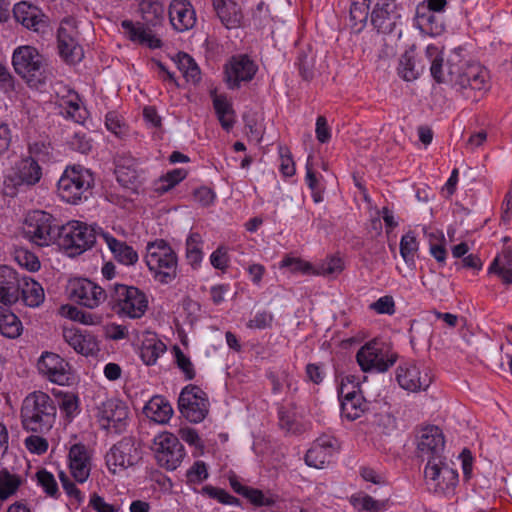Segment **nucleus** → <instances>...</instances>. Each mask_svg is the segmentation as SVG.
I'll list each match as a JSON object with an SVG mask.
<instances>
[{
	"label": "nucleus",
	"instance_id": "f257e3e1",
	"mask_svg": "<svg viewBox=\"0 0 512 512\" xmlns=\"http://www.w3.org/2000/svg\"><path fill=\"white\" fill-rule=\"evenodd\" d=\"M425 56L430 62L432 77L438 83H449L463 98L478 101L488 90V71L476 62L449 60L443 70V57L435 45H428Z\"/></svg>",
	"mask_w": 512,
	"mask_h": 512
},
{
	"label": "nucleus",
	"instance_id": "f03ea898",
	"mask_svg": "<svg viewBox=\"0 0 512 512\" xmlns=\"http://www.w3.org/2000/svg\"><path fill=\"white\" fill-rule=\"evenodd\" d=\"M445 447V440L442 430L434 425L426 426L419 431L417 437V457L427 460L424 476L434 490H443L439 479H448L449 484L454 486L458 481V474L452 469L444 466L442 453Z\"/></svg>",
	"mask_w": 512,
	"mask_h": 512
},
{
	"label": "nucleus",
	"instance_id": "7ed1b4c3",
	"mask_svg": "<svg viewBox=\"0 0 512 512\" xmlns=\"http://www.w3.org/2000/svg\"><path fill=\"white\" fill-rule=\"evenodd\" d=\"M53 399L42 391L28 394L21 407V423L26 431L44 434L51 430L56 419Z\"/></svg>",
	"mask_w": 512,
	"mask_h": 512
},
{
	"label": "nucleus",
	"instance_id": "20e7f679",
	"mask_svg": "<svg viewBox=\"0 0 512 512\" xmlns=\"http://www.w3.org/2000/svg\"><path fill=\"white\" fill-rule=\"evenodd\" d=\"M145 262L154 278L162 284H168L177 277V254L163 239L147 243Z\"/></svg>",
	"mask_w": 512,
	"mask_h": 512
},
{
	"label": "nucleus",
	"instance_id": "39448f33",
	"mask_svg": "<svg viewBox=\"0 0 512 512\" xmlns=\"http://www.w3.org/2000/svg\"><path fill=\"white\" fill-rule=\"evenodd\" d=\"M94 185V177L89 169L81 165L67 167L57 183L59 197L70 204L87 199Z\"/></svg>",
	"mask_w": 512,
	"mask_h": 512
},
{
	"label": "nucleus",
	"instance_id": "423d86ee",
	"mask_svg": "<svg viewBox=\"0 0 512 512\" xmlns=\"http://www.w3.org/2000/svg\"><path fill=\"white\" fill-rule=\"evenodd\" d=\"M12 65L15 72L30 86H38L45 82L47 59L35 47L30 45L17 47L12 55Z\"/></svg>",
	"mask_w": 512,
	"mask_h": 512
},
{
	"label": "nucleus",
	"instance_id": "0eeeda50",
	"mask_svg": "<svg viewBox=\"0 0 512 512\" xmlns=\"http://www.w3.org/2000/svg\"><path fill=\"white\" fill-rule=\"evenodd\" d=\"M60 225L50 213L30 211L24 220V236L32 243L44 247L57 242Z\"/></svg>",
	"mask_w": 512,
	"mask_h": 512
},
{
	"label": "nucleus",
	"instance_id": "6e6552de",
	"mask_svg": "<svg viewBox=\"0 0 512 512\" xmlns=\"http://www.w3.org/2000/svg\"><path fill=\"white\" fill-rule=\"evenodd\" d=\"M110 305L117 314L138 319L145 314L148 300L137 287L115 283L110 290Z\"/></svg>",
	"mask_w": 512,
	"mask_h": 512
},
{
	"label": "nucleus",
	"instance_id": "1a4fd4ad",
	"mask_svg": "<svg viewBox=\"0 0 512 512\" xmlns=\"http://www.w3.org/2000/svg\"><path fill=\"white\" fill-rule=\"evenodd\" d=\"M99 228L79 221H71L60 226L57 244L70 255H79L90 249L99 238Z\"/></svg>",
	"mask_w": 512,
	"mask_h": 512
},
{
	"label": "nucleus",
	"instance_id": "9d476101",
	"mask_svg": "<svg viewBox=\"0 0 512 512\" xmlns=\"http://www.w3.org/2000/svg\"><path fill=\"white\" fill-rule=\"evenodd\" d=\"M96 419L100 429L109 434H121L129 423V408L117 398H110L96 407Z\"/></svg>",
	"mask_w": 512,
	"mask_h": 512
},
{
	"label": "nucleus",
	"instance_id": "9b49d317",
	"mask_svg": "<svg viewBox=\"0 0 512 512\" xmlns=\"http://www.w3.org/2000/svg\"><path fill=\"white\" fill-rule=\"evenodd\" d=\"M356 359L365 372H385L394 365L397 354L390 352L389 346L384 342L372 340L358 350Z\"/></svg>",
	"mask_w": 512,
	"mask_h": 512
},
{
	"label": "nucleus",
	"instance_id": "f8f14e48",
	"mask_svg": "<svg viewBox=\"0 0 512 512\" xmlns=\"http://www.w3.org/2000/svg\"><path fill=\"white\" fill-rule=\"evenodd\" d=\"M207 394L196 385L185 386L178 398V408L181 415L191 423L202 422L209 413Z\"/></svg>",
	"mask_w": 512,
	"mask_h": 512
},
{
	"label": "nucleus",
	"instance_id": "ddd939ff",
	"mask_svg": "<svg viewBox=\"0 0 512 512\" xmlns=\"http://www.w3.org/2000/svg\"><path fill=\"white\" fill-rule=\"evenodd\" d=\"M151 449L157 463L171 471L180 466L185 456L184 446L175 435L169 432L155 436Z\"/></svg>",
	"mask_w": 512,
	"mask_h": 512
},
{
	"label": "nucleus",
	"instance_id": "4468645a",
	"mask_svg": "<svg viewBox=\"0 0 512 512\" xmlns=\"http://www.w3.org/2000/svg\"><path fill=\"white\" fill-rule=\"evenodd\" d=\"M79 36L76 20L72 17L64 18L58 28L57 42L60 57L69 64L78 63L84 57Z\"/></svg>",
	"mask_w": 512,
	"mask_h": 512
},
{
	"label": "nucleus",
	"instance_id": "2eb2a0df",
	"mask_svg": "<svg viewBox=\"0 0 512 512\" xmlns=\"http://www.w3.org/2000/svg\"><path fill=\"white\" fill-rule=\"evenodd\" d=\"M140 458V451L133 437H123L110 448L105 456L107 467L113 474L118 469L124 470L135 465Z\"/></svg>",
	"mask_w": 512,
	"mask_h": 512
},
{
	"label": "nucleus",
	"instance_id": "dca6fc26",
	"mask_svg": "<svg viewBox=\"0 0 512 512\" xmlns=\"http://www.w3.org/2000/svg\"><path fill=\"white\" fill-rule=\"evenodd\" d=\"M70 297L89 309L98 307L107 298L104 288L86 278L75 279L69 285Z\"/></svg>",
	"mask_w": 512,
	"mask_h": 512
},
{
	"label": "nucleus",
	"instance_id": "f3484780",
	"mask_svg": "<svg viewBox=\"0 0 512 512\" xmlns=\"http://www.w3.org/2000/svg\"><path fill=\"white\" fill-rule=\"evenodd\" d=\"M258 66L247 55L233 56L225 65L226 82L230 89H237L242 82L253 79Z\"/></svg>",
	"mask_w": 512,
	"mask_h": 512
},
{
	"label": "nucleus",
	"instance_id": "a211bd4d",
	"mask_svg": "<svg viewBox=\"0 0 512 512\" xmlns=\"http://www.w3.org/2000/svg\"><path fill=\"white\" fill-rule=\"evenodd\" d=\"M396 379L403 389L411 392L426 390L432 381L428 370H421L414 361L401 364L397 368Z\"/></svg>",
	"mask_w": 512,
	"mask_h": 512
},
{
	"label": "nucleus",
	"instance_id": "6ab92c4d",
	"mask_svg": "<svg viewBox=\"0 0 512 512\" xmlns=\"http://www.w3.org/2000/svg\"><path fill=\"white\" fill-rule=\"evenodd\" d=\"M41 178L42 167L34 159L24 156L15 163L13 174L7 177L5 183L10 182L15 188L23 185L34 186Z\"/></svg>",
	"mask_w": 512,
	"mask_h": 512
},
{
	"label": "nucleus",
	"instance_id": "aec40b11",
	"mask_svg": "<svg viewBox=\"0 0 512 512\" xmlns=\"http://www.w3.org/2000/svg\"><path fill=\"white\" fill-rule=\"evenodd\" d=\"M337 450V440L332 436L322 435L314 441L307 451L305 462L310 467L321 469L325 464L330 463Z\"/></svg>",
	"mask_w": 512,
	"mask_h": 512
},
{
	"label": "nucleus",
	"instance_id": "412c9836",
	"mask_svg": "<svg viewBox=\"0 0 512 512\" xmlns=\"http://www.w3.org/2000/svg\"><path fill=\"white\" fill-rule=\"evenodd\" d=\"M37 368L53 383L65 385L69 381L68 363L58 354L44 352L38 360Z\"/></svg>",
	"mask_w": 512,
	"mask_h": 512
},
{
	"label": "nucleus",
	"instance_id": "4be33fe9",
	"mask_svg": "<svg viewBox=\"0 0 512 512\" xmlns=\"http://www.w3.org/2000/svg\"><path fill=\"white\" fill-rule=\"evenodd\" d=\"M69 469L72 477L78 483H84L91 472V454L86 445L76 443L69 449Z\"/></svg>",
	"mask_w": 512,
	"mask_h": 512
},
{
	"label": "nucleus",
	"instance_id": "5701e85b",
	"mask_svg": "<svg viewBox=\"0 0 512 512\" xmlns=\"http://www.w3.org/2000/svg\"><path fill=\"white\" fill-rule=\"evenodd\" d=\"M339 399L341 402V415L350 421L358 419L368 409V402L356 387L348 390L346 385H342L339 390Z\"/></svg>",
	"mask_w": 512,
	"mask_h": 512
},
{
	"label": "nucleus",
	"instance_id": "b1692460",
	"mask_svg": "<svg viewBox=\"0 0 512 512\" xmlns=\"http://www.w3.org/2000/svg\"><path fill=\"white\" fill-rule=\"evenodd\" d=\"M13 14L16 21L29 30L40 33L47 28V17L38 7L26 1L15 4Z\"/></svg>",
	"mask_w": 512,
	"mask_h": 512
},
{
	"label": "nucleus",
	"instance_id": "393cba45",
	"mask_svg": "<svg viewBox=\"0 0 512 512\" xmlns=\"http://www.w3.org/2000/svg\"><path fill=\"white\" fill-rule=\"evenodd\" d=\"M56 95L61 113L66 118H71L77 123H82L86 119L87 111L82 106L80 96L76 91L66 86H61L56 91Z\"/></svg>",
	"mask_w": 512,
	"mask_h": 512
},
{
	"label": "nucleus",
	"instance_id": "a878e982",
	"mask_svg": "<svg viewBox=\"0 0 512 512\" xmlns=\"http://www.w3.org/2000/svg\"><path fill=\"white\" fill-rule=\"evenodd\" d=\"M169 20L178 32L192 29L196 23V12L188 0H172L169 6Z\"/></svg>",
	"mask_w": 512,
	"mask_h": 512
},
{
	"label": "nucleus",
	"instance_id": "bb28decb",
	"mask_svg": "<svg viewBox=\"0 0 512 512\" xmlns=\"http://www.w3.org/2000/svg\"><path fill=\"white\" fill-rule=\"evenodd\" d=\"M22 276L9 266H0V301L13 304L19 301Z\"/></svg>",
	"mask_w": 512,
	"mask_h": 512
},
{
	"label": "nucleus",
	"instance_id": "cd10ccee",
	"mask_svg": "<svg viewBox=\"0 0 512 512\" xmlns=\"http://www.w3.org/2000/svg\"><path fill=\"white\" fill-rule=\"evenodd\" d=\"M99 238L106 243L114 259L119 263L126 266H132L137 263L139 259L138 253L126 242L116 239L102 228H99Z\"/></svg>",
	"mask_w": 512,
	"mask_h": 512
},
{
	"label": "nucleus",
	"instance_id": "c85d7f7f",
	"mask_svg": "<svg viewBox=\"0 0 512 512\" xmlns=\"http://www.w3.org/2000/svg\"><path fill=\"white\" fill-rule=\"evenodd\" d=\"M63 338L77 353L89 356L98 351V346L94 336L83 334L76 329H64Z\"/></svg>",
	"mask_w": 512,
	"mask_h": 512
},
{
	"label": "nucleus",
	"instance_id": "c756f323",
	"mask_svg": "<svg viewBox=\"0 0 512 512\" xmlns=\"http://www.w3.org/2000/svg\"><path fill=\"white\" fill-rule=\"evenodd\" d=\"M143 413L158 424H166L173 415V408L163 396H153L144 406Z\"/></svg>",
	"mask_w": 512,
	"mask_h": 512
},
{
	"label": "nucleus",
	"instance_id": "7c9ffc66",
	"mask_svg": "<svg viewBox=\"0 0 512 512\" xmlns=\"http://www.w3.org/2000/svg\"><path fill=\"white\" fill-rule=\"evenodd\" d=\"M45 299L43 287L31 277L22 276L19 287V300L28 307H38Z\"/></svg>",
	"mask_w": 512,
	"mask_h": 512
},
{
	"label": "nucleus",
	"instance_id": "2f4dec72",
	"mask_svg": "<svg viewBox=\"0 0 512 512\" xmlns=\"http://www.w3.org/2000/svg\"><path fill=\"white\" fill-rule=\"evenodd\" d=\"M213 7L221 23L228 29L240 25L242 13L238 5L232 0H213Z\"/></svg>",
	"mask_w": 512,
	"mask_h": 512
},
{
	"label": "nucleus",
	"instance_id": "473e14b6",
	"mask_svg": "<svg viewBox=\"0 0 512 512\" xmlns=\"http://www.w3.org/2000/svg\"><path fill=\"white\" fill-rule=\"evenodd\" d=\"M121 26L131 41L147 44L151 48L160 47V40L152 35L149 27L146 28L144 25L140 24L135 25L130 20H123Z\"/></svg>",
	"mask_w": 512,
	"mask_h": 512
},
{
	"label": "nucleus",
	"instance_id": "72a5a7b5",
	"mask_svg": "<svg viewBox=\"0 0 512 512\" xmlns=\"http://www.w3.org/2000/svg\"><path fill=\"white\" fill-rule=\"evenodd\" d=\"M166 349V345L155 334H151L141 343L140 358L146 365H154Z\"/></svg>",
	"mask_w": 512,
	"mask_h": 512
},
{
	"label": "nucleus",
	"instance_id": "f704fd0d",
	"mask_svg": "<svg viewBox=\"0 0 512 512\" xmlns=\"http://www.w3.org/2000/svg\"><path fill=\"white\" fill-rule=\"evenodd\" d=\"M20 319L9 308L0 306V333L7 338L15 339L22 333Z\"/></svg>",
	"mask_w": 512,
	"mask_h": 512
},
{
	"label": "nucleus",
	"instance_id": "c9c22d12",
	"mask_svg": "<svg viewBox=\"0 0 512 512\" xmlns=\"http://www.w3.org/2000/svg\"><path fill=\"white\" fill-rule=\"evenodd\" d=\"M316 53L310 45L301 48L298 52L296 65L299 69L300 76L309 81L315 74Z\"/></svg>",
	"mask_w": 512,
	"mask_h": 512
},
{
	"label": "nucleus",
	"instance_id": "e433bc0d",
	"mask_svg": "<svg viewBox=\"0 0 512 512\" xmlns=\"http://www.w3.org/2000/svg\"><path fill=\"white\" fill-rule=\"evenodd\" d=\"M174 62L187 82L195 84L200 81V69L190 55L184 52H179L176 55Z\"/></svg>",
	"mask_w": 512,
	"mask_h": 512
},
{
	"label": "nucleus",
	"instance_id": "4c0bfd02",
	"mask_svg": "<svg viewBox=\"0 0 512 512\" xmlns=\"http://www.w3.org/2000/svg\"><path fill=\"white\" fill-rule=\"evenodd\" d=\"M489 273H497L506 285L512 283V251L505 249L489 267Z\"/></svg>",
	"mask_w": 512,
	"mask_h": 512
},
{
	"label": "nucleus",
	"instance_id": "58836bf2",
	"mask_svg": "<svg viewBox=\"0 0 512 512\" xmlns=\"http://www.w3.org/2000/svg\"><path fill=\"white\" fill-rule=\"evenodd\" d=\"M142 19L147 27L159 25L163 19L164 7L158 1L144 0L140 4Z\"/></svg>",
	"mask_w": 512,
	"mask_h": 512
},
{
	"label": "nucleus",
	"instance_id": "ea45409f",
	"mask_svg": "<svg viewBox=\"0 0 512 512\" xmlns=\"http://www.w3.org/2000/svg\"><path fill=\"white\" fill-rule=\"evenodd\" d=\"M371 23L379 33L383 34L392 33L396 25L395 17L386 8L380 7L379 4L371 13Z\"/></svg>",
	"mask_w": 512,
	"mask_h": 512
},
{
	"label": "nucleus",
	"instance_id": "a19ab883",
	"mask_svg": "<svg viewBox=\"0 0 512 512\" xmlns=\"http://www.w3.org/2000/svg\"><path fill=\"white\" fill-rule=\"evenodd\" d=\"M370 0H352L350 22L352 28L359 32L363 29L369 16Z\"/></svg>",
	"mask_w": 512,
	"mask_h": 512
},
{
	"label": "nucleus",
	"instance_id": "79ce46f5",
	"mask_svg": "<svg viewBox=\"0 0 512 512\" xmlns=\"http://www.w3.org/2000/svg\"><path fill=\"white\" fill-rule=\"evenodd\" d=\"M203 240L199 233H190L186 239V259L196 269L203 259Z\"/></svg>",
	"mask_w": 512,
	"mask_h": 512
},
{
	"label": "nucleus",
	"instance_id": "37998d69",
	"mask_svg": "<svg viewBox=\"0 0 512 512\" xmlns=\"http://www.w3.org/2000/svg\"><path fill=\"white\" fill-rule=\"evenodd\" d=\"M52 150L49 142L34 141L28 144L27 157L34 159L42 167L43 164L51 162L53 158Z\"/></svg>",
	"mask_w": 512,
	"mask_h": 512
},
{
	"label": "nucleus",
	"instance_id": "c03bdc74",
	"mask_svg": "<svg viewBox=\"0 0 512 512\" xmlns=\"http://www.w3.org/2000/svg\"><path fill=\"white\" fill-rule=\"evenodd\" d=\"M423 68L415 64L413 51H406L399 60L398 74L405 81H412L419 77Z\"/></svg>",
	"mask_w": 512,
	"mask_h": 512
},
{
	"label": "nucleus",
	"instance_id": "a18cd8bd",
	"mask_svg": "<svg viewBox=\"0 0 512 512\" xmlns=\"http://www.w3.org/2000/svg\"><path fill=\"white\" fill-rule=\"evenodd\" d=\"M61 310L62 314L67 318L84 325H96L101 322L99 315L83 311L76 306L64 305Z\"/></svg>",
	"mask_w": 512,
	"mask_h": 512
},
{
	"label": "nucleus",
	"instance_id": "49530a36",
	"mask_svg": "<svg viewBox=\"0 0 512 512\" xmlns=\"http://www.w3.org/2000/svg\"><path fill=\"white\" fill-rule=\"evenodd\" d=\"M417 23L419 28L431 35H439L444 31V24L438 20L434 12L428 11L426 13L417 12Z\"/></svg>",
	"mask_w": 512,
	"mask_h": 512
},
{
	"label": "nucleus",
	"instance_id": "de8ad7c7",
	"mask_svg": "<svg viewBox=\"0 0 512 512\" xmlns=\"http://www.w3.org/2000/svg\"><path fill=\"white\" fill-rule=\"evenodd\" d=\"M213 106L218 120L223 129L229 131L234 125L233 110L231 105L223 97H216Z\"/></svg>",
	"mask_w": 512,
	"mask_h": 512
},
{
	"label": "nucleus",
	"instance_id": "09e8293b",
	"mask_svg": "<svg viewBox=\"0 0 512 512\" xmlns=\"http://www.w3.org/2000/svg\"><path fill=\"white\" fill-rule=\"evenodd\" d=\"M21 484L20 476L11 474L7 469L0 471V499L5 500L14 494Z\"/></svg>",
	"mask_w": 512,
	"mask_h": 512
},
{
	"label": "nucleus",
	"instance_id": "8fccbe9b",
	"mask_svg": "<svg viewBox=\"0 0 512 512\" xmlns=\"http://www.w3.org/2000/svg\"><path fill=\"white\" fill-rule=\"evenodd\" d=\"M186 175L187 172L184 169H173L159 178L155 183V190L160 194H164L185 179Z\"/></svg>",
	"mask_w": 512,
	"mask_h": 512
},
{
	"label": "nucleus",
	"instance_id": "3c124183",
	"mask_svg": "<svg viewBox=\"0 0 512 512\" xmlns=\"http://www.w3.org/2000/svg\"><path fill=\"white\" fill-rule=\"evenodd\" d=\"M118 183L124 188L136 191L141 183L137 168H115Z\"/></svg>",
	"mask_w": 512,
	"mask_h": 512
},
{
	"label": "nucleus",
	"instance_id": "603ef678",
	"mask_svg": "<svg viewBox=\"0 0 512 512\" xmlns=\"http://www.w3.org/2000/svg\"><path fill=\"white\" fill-rule=\"evenodd\" d=\"M38 484L43 488L44 492L55 499L59 497L58 484L54 475L45 469L36 473Z\"/></svg>",
	"mask_w": 512,
	"mask_h": 512
},
{
	"label": "nucleus",
	"instance_id": "864d4df0",
	"mask_svg": "<svg viewBox=\"0 0 512 512\" xmlns=\"http://www.w3.org/2000/svg\"><path fill=\"white\" fill-rule=\"evenodd\" d=\"M418 242L413 232H408L400 240V254L406 263L414 262Z\"/></svg>",
	"mask_w": 512,
	"mask_h": 512
},
{
	"label": "nucleus",
	"instance_id": "5fc2aeb1",
	"mask_svg": "<svg viewBox=\"0 0 512 512\" xmlns=\"http://www.w3.org/2000/svg\"><path fill=\"white\" fill-rule=\"evenodd\" d=\"M202 494L207 495L209 498L217 500L221 504L236 506L240 505V501L238 498L230 495L227 491L218 487L206 485L202 488Z\"/></svg>",
	"mask_w": 512,
	"mask_h": 512
},
{
	"label": "nucleus",
	"instance_id": "6e6d98bb",
	"mask_svg": "<svg viewBox=\"0 0 512 512\" xmlns=\"http://www.w3.org/2000/svg\"><path fill=\"white\" fill-rule=\"evenodd\" d=\"M15 260L21 266L30 272H35L40 269V261L38 257L32 252L20 249L15 253Z\"/></svg>",
	"mask_w": 512,
	"mask_h": 512
},
{
	"label": "nucleus",
	"instance_id": "4d7b16f0",
	"mask_svg": "<svg viewBox=\"0 0 512 512\" xmlns=\"http://www.w3.org/2000/svg\"><path fill=\"white\" fill-rule=\"evenodd\" d=\"M59 407L61 412L71 419L78 413L79 399L75 394L67 393L61 398Z\"/></svg>",
	"mask_w": 512,
	"mask_h": 512
},
{
	"label": "nucleus",
	"instance_id": "13d9d810",
	"mask_svg": "<svg viewBox=\"0 0 512 512\" xmlns=\"http://www.w3.org/2000/svg\"><path fill=\"white\" fill-rule=\"evenodd\" d=\"M244 497L248 499L251 504L258 507H270L275 503V500L271 496L265 495L261 490L252 487L249 488Z\"/></svg>",
	"mask_w": 512,
	"mask_h": 512
},
{
	"label": "nucleus",
	"instance_id": "bf43d9fd",
	"mask_svg": "<svg viewBox=\"0 0 512 512\" xmlns=\"http://www.w3.org/2000/svg\"><path fill=\"white\" fill-rule=\"evenodd\" d=\"M174 351L178 367L183 371L186 379L192 380L195 377V370L192 362L178 346H174Z\"/></svg>",
	"mask_w": 512,
	"mask_h": 512
},
{
	"label": "nucleus",
	"instance_id": "052dcab7",
	"mask_svg": "<svg viewBox=\"0 0 512 512\" xmlns=\"http://www.w3.org/2000/svg\"><path fill=\"white\" fill-rule=\"evenodd\" d=\"M187 481L200 483L208 478L207 466L203 461H196L186 473Z\"/></svg>",
	"mask_w": 512,
	"mask_h": 512
},
{
	"label": "nucleus",
	"instance_id": "680f3d73",
	"mask_svg": "<svg viewBox=\"0 0 512 512\" xmlns=\"http://www.w3.org/2000/svg\"><path fill=\"white\" fill-rule=\"evenodd\" d=\"M352 504L355 508L368 512H380L382 510V504L369 495L353 498Z\"/></svg>",
	"mask_w": 512,
	"mask_h": 512
},
{
	"label": "nucleus",
	"instance_id": "e2e57ef3",
	"mask_svg": "<svg viewBox=\"0 0 512 512\" xmlns=\"http://www.w3.org/2000/svg\"><path fill=\"white\" fill-rule=\"evenodd\" d=\"M370 308L378 314L393 315L395 313V302L392 296L385 295L373 302Z\"/></svg>",
	"mask_w": 512,
	"mask_h": 512
},
{
	"label": "nucleus",
	"instance_id": "0e129e2a",
	"mask_svg": "<svg viewBox=\"0 0 512 512\" xmlns=\"http://www.w3.org/2000/svg\"><path fill=\"white\" fill-rule=\"evenodd\" d=\"M274 316L268 311H262L255 314L247 323V327L251 329H266L271 327Z\"/></svg>",
	"mask_w": 512,
	"mask_h": 512
},
{
	"label": "nucleus",
	"instance_id": "69168bd1",
	"mask_svg": "<svg viewBox=\"0 0 512 512\" xmlns=\"http://www.w3.org/2000/svg\"><path fill=\"white\" fill-rule=\"evenodd\" d=\"M280 266L282 268H290L292 272L310 273L312 270V266L310 263L294 257H285L281 261Z\"/></svg>",
	"mask_w": 512,
	"mask_h": 512
},
{
	"label": "nucleus",
	"instance_id": "338daca9",
	"mask_svg": "<svg viewBox=\"0 0 512 512\" xmlns=\"http://www.w3.org/2000/svg\"><path fill=\"white\" fill-rule=\"evenodd\" d=\"M25 446L30 452L41 455L47 451L48 442L43 437L31 435L25 439Z\"/></svg>",
	"mask_w": 512,
	"mask_h": 512
},
{
	"label": "nucleus",
	"instance_id": "774afa93",
	"mask_svg": "<svg viewBox=\"0 0 512 512\" xmlns=\"http://www.w3.org/2000/svg\"><path fill=\"white\" fill-rule=\"evenodd\" d=\"M280 171L285 177H291L295 174V164L291 153L287 148H280Z\"/></svg>",
	"mask_w": 512,
	"mask_h": 512
}]
</instances>
